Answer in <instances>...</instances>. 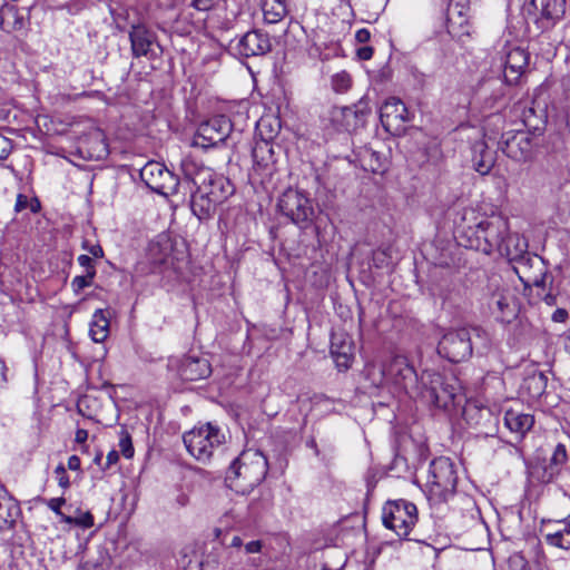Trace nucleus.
Masks as SVG:
<instances>
[{
    "mask_svg": "<svg viewBox=\"0 0 570 570\" xmlns=\"http://www.w3.org/2000/svg\"><path fill=\"white\" fill-rule=\"evenodd\" d=\"M567 461L568 452L566 445L562 443L557 444L549 462L543 466V471L540 476L541 481L544 483H550L556 480L560 475Z\"/></svg>",
    "mask_w": 570,
    "mask_h": 570,
    "instance_id": "nucleus-29",
    "label": "nucleus"
},
{
    "mask_svg": "<svg viewBox=\"0 0 570 570\" xmlns=\"http://www.w3.org/2000/svg\"><path fill=\"white\" fill-rule=\"evenodd\" d=\"M230 131V120L224 115L215 116L200 122L194 138V145L205 149L215 147L224 142Z\"/></svg>",
    "mask_w": 570,
    "mask_h": 570,
    "instance_id": "nucleus-13",
    "label": "nucleus"
},
{
    "mask_svg": "<svg viewBox=\"0 0 570 570\" xmlns=\"http://www.w3.org/2000/svg\"><path fill=\"white\" fill-rule=\"evenodd\" d=\"M371 39V32L366 28L358 29L355 33V40L360 43H366Z\"/></svg>",
    "mask_w": 570,
    "mask_h": 570,
    "instance_id": "nucleus-50",
    "label": "nucleus"
},
{
    "mask_svg": "<svg viewBox=\"0 0 570 570\" xmlns=\"http://www.w3.org/2000/svg\"><path fill=\"white\" fill-rule=\"evenodd\" d=\"M88 439V431L85 429H78L76 432V442L77 443H85Z\"/></svg>",
    "mask_w": 570,
    "mask_h": 570,
    "instance_id": "nucleus-56",
    "label": "nucleus"
},
{
    "mask_svg": "<svg viewBox=\"0 0 570 570\" xmlns=\"http://www.w3.org/2000/svg\"><path fill=\"white\" fill-rule=\"evenodd\" d=\"M415 396H421L426 403L443 410L453 406L459 397L454 385L445 383L440 373L429 371L422 373L420 392Z\"/></svg>",
    "mask_w": 570,
    "mask_h": 570,
    "instance_id": "nucleus-7",
    "label": "nucleus"
},
{
    "mask_svg": "<svg viewBox=\"0 0 570 570\" xmlns=\"http://www.w3.org/2000/svg\"><path fill=\"white\" fill-rule=\"evenodd\" d=\"M458 484V472L451 459H434L428 470L425 492L432 504L448 502L454 497Z\"/></svg>",
    "mask_w": 570,
    "mask_h": 570,
    "instance_id": "nucleus-3",
    "label": "nucleus"
},
{
    "mask_svg": "<svg viewBox=\"0 0 570 570\" xmlns=\"http://www.w3.org/2000/svg\"><path fill=\"white\" fill-rule=\"evenodd\" d=\"M132 56L136 58L155 55L158 47L156 35L142 24L132 26L129 32Z\"/></svg>",
    "mask_w": 570,
    "mask_h": 570,
    "instance_id": "nucleus-19",
    "label": "nucleus"
},
{
    "mask_svg": "<svg viewBox=\"0 0 570 570\" xmlns=\"http://www.w3.org/2000/svg\"><path fill=\"white\" fill-rule=\"evenodd\" d=\"M19 514L18 504L0 488V531L10 529Z\"/></svg>",
    "mask_w": 570,
    "mask_h": 570,
    "instance_id": "nucleus-31",
    "label": "nucleus"
},
{
    "mask_svg": "<svg viewBox=\"0 0 570 570\" xmlns=\"http://www.w3.org/2000/svg\"><path fill=\"white\" fill-rule=\"evenodd\" d=\"M78 263L81 267L85 268V272L86 273H90L92 272L94 275H96V269H95V264H94V261L90 256L88 255H80L78 257Z\"/></svg>",
    "mask_w": 570,
    "mask_h": 570,
    "instance_id": "nucleus-46",
    "label": "nucleus"
},
{
    "mask_svg": "<svg viewBox=\"0 0 570 570\" xmlns=\"http://www.w3.org/2000/svg\"><path fill=\"white\" fill-rule=\"evenodd\" d=\"M95 275L92 272L85 273V275L76 276L71 282V287L75 293L81 292L83 288L90 286L92 284Z\"/></svg>",
    "mask_w": 570,
    "mask_h": 570,
    "instance_id": "nucleus-41",
    "label": "nucleus"
},
{
    "mask_svg": "<svg viewBox=\"0 0 570 570\" xmlns=\"http://www.w3.org/2000/svg\"><path fill=\"white\" fill-rule=\"evenodd\" d=\"M268 462L266 456L256 450L243 451L227 470V485L242 494L249 493L266 478Z\"/></svg>",
    "mask_w": 570,
    "mask_h": 570,
    "instance_id": "nucleus-1",
    "label": "nucleus"
},
{
    "mask_svg": "<svg viewBox=\"0 0 570 570\" xmlns=\"http://www.w3.org/2000/svg\"><path fill=\"white\" fill-rule=\"evenodd\" d=\"M374 49L371 46H364L357 49L356 56L360 60H368L372 58Z\"/></svg>",
    "mask_w": 570,
    "mask_h": 570,
    "instance_id": "nucleus-49",
    "label": "nucleus"
},
{
    "mask_svg": "<svg viewBox=\"0 0 570 570\" xmlns=\"http://www.w3.org/2000/svg\"><path fill=\"white\" fill-rule=\"evenodd\" d=\"M66 503L63 498H52L47 501V505L57 515L61 514V507Z\"/></svg>",
    "mask_w": 570,
    "mask_h": 570,
    "instance_id": "nucleus-47",
    "label": "nucleus"
},
{
    "mask_svg": "<svg viewBox=\"0 0 570 570\" xmlns=\"http://www.w3.org/2000/svg\"><path fill=\"white\" fill-rule=\"evenodd\" d=\"M534 424V417L530 413L510 409L504 413V425L518 439H522Z\"/></svg>",
    "mask_w": 570,
    "mask_h": 570,
    "instance_id": "nucleus-27",
    "label": "nucleus"
},
{
    "mask_svg": "<svg viewBox=\"0 0 570 570\" xmlns=\"http://www.w3.org/2000/svg\"><path fill=\"white\" fill-rule=\"evenodd\" d=\"M366 371L375 386L392 383L411 396H415L420 392L421 384L417 373L405 356H393L379 368L377 373H375L374 365L367 366Z\"/></svg>",
    "mask_w": 570,
    "mask_h": 570,
    "instance_id": "nucleus-2",
    "label": "nucleus"
},
{
    "mask_svg": "<svg viewBox=\"0 0 570 570\" xmlns=\"http://www.w3.org/2000/svg\"><path fill=\"white\" fill-rule=\"evenodd\" d=\"M218 205L208 195L205 186L196 187V190L191 194V212L200 220L212 217L216 213Z\"/></svg>",
    "mask_w": 570,
    "mask_h": 570,
    "instance_id": "nucleus-26",
    "label": "nucleus"
},
{
    "mask_svg": "<svg viewBox=\"0 0 570 570\" xmlns=\"http://www.w3.org/2000/svg\"><path fill=\"white\" fill-rule=\"evenodd\" d=\"M474 328L460 327L446 332L439 342L438 352L450 362L459 363L472 355V332Z\"/></svg>",
    "mask_w": 570,
    "mask_h": 570,
    "instance_id": "nucleus-9",
    "label": "nucleus"
},
{
    "mask_svg": "<svg viewBox=\"0 0 570 570\" xmlns=\"http://www.w3.org/2000/svg\"><path fill=\"white\" fill-rule=\"evenodd\" d=\"M177 372L185 381H198L208 377L212 373V367L206 357L185 355L178 361Z\"/></svg>",
    "mask_w": 570,
    "mask_h": 570,
    "instance_id": "nucleus-18",
    "label": "nucleus"
},
{
    "mask_svg": "<svg viewBox=\"0 0 570 570\" xmlns=\"http://www.w3.org/2000/svg\"><path fill=\"white\" fill-rule=\"evenodd\" d=\"M510 232L509 220L502 215H491L482 219L474 229L475 247L487 255L498 253Z\"/></svg>",
    "mask_w": 570,
    "mask_h": 570,
    "instance_id": "nucleus-6",
    "label": "nucleus"
},
{
    "mask_svg": "<svg viewBox=\"0 0 570 570\" xmlns=\"http://www.w3.org/2000/svg\"><path fill=\"white\" fill-rule=\"evenodd\" d=\"M331 354L340 370H347L353 361V346L345 334H333L331 340Z\"/></svg>",
    "mask_w": 570,
    "mask_h": 570,
    "instance_id": "nucleus-25",
    "label": "nucleus"
},
{
    "mask_svg": "<svg viewBox=\"0 0 570 570\" xmlns=\"http://www.w3.org/2000/svg\"><path fill=\"white\" fill-rule=\"evenodd\" d=\"M176 501L179 507H185L188 503V497L181 493L177 497Z\"/></svg>",
    "mask_w": 570,
    "mask_h": 570,
    "instance_id": "nucleus-63",
    "label": "nucleus"
},
{
    "mask_svg": "<svg viewBox=\"0 0 570 570\" xmlns=\"http://www.w3.org/2000/svg\"><path fill=\"white\" fill-rule=\"evenodd\" d=\"M402 104L401 99L397 97H390L385 100L383 107H396L397 105Z\"/></svg>",
    "mask_w": 570,
    "mask_h": 570,
    "instance_id": "nucleus-59",
    "label": "nucleus"
},
{
    "mask_svg": "<svg viewBox=\"0 0 570 570\" xmlns=\"http://www.w3.org/2000/svg\"><path fill=\"white\" fill-rule=\"evenodd\" d=\"M271 40L267 33L259 30H252L246 32L238 39L235 50L243 57H254L265 55L271 50Z\"/></svg>",
    "mask_w": 570,
    "mask_h": 570,
    "instance_id": "nucleus-17",
    "label": "nucleus"
},
{
    "mask_svg": "<svg viewBox=\"0 0 570 570\" xmlns=\"http://www.w3.org/2000/svg\"><path fill=\"white\" fill-rule=\"evenodd\" d=\"M352 83V78L346 71H341L332 77V87L336 92H345Z\"/></svg>",
    "mask_w": 570,
    "mask_h": 570,
    "instance_id": "nucleus-38",
    "label": "nucleus"
},
{
    "mask_svg": "<svg viewBox=\"0 0 570 570\" xmlns=\"http://www.w3.org/2000/svg\"><path fill=\"white\" fill-rule=\"evenodd\" d=\"M243 544V540L240 539V537L238 535H235L233 539H232V542H230V546L234 547V548H239L242 547Z\"/></svg>",
    "mask_w": 570,
    "mask_h": 570,
    "instance_id": "nucleus-64",
    "label": "nucleus"
},
{
    "mask_svg": "<svg viewBox=\"0 0 570 570\" xmlns=\"http://www.w3.org/2000/svg\"><path fill=\"white\" fill-rule=\"evenodd\" d=\"M495 163V153L491 150L484 140H478L472 145V164L481 175L490 173Z\"/></svg>",
    "mask_w": 570,
    "mask_h": 570,
    "instance_id": "nucleus-30",
    "label": "nucleus"
},
{
    "mask_svg": "<svg viewBox=\"0 0 570 570\" xmlns=\"http://www.w3.org/2000/svg\"><path fill=\"white\" fill-rule=\"evenodd\" d=\"M90 254L95 257H101L104 255L102 248L98 245L91 246Z\"/></svg>",
    "mask_w": 570,
    "mask_h": 570,
    "instance_id": "nucleus-62",
    "label": "nucleus"
},
{
    "mask_svg": "<svg viewBox=\"0 0 570 570\" xmlns=\"http://www.w3.org/2000/svg\"><path fill=\"white\" fill-rule=\"evenodd\" d=\"M567 317H568V312L563 308H558L552 315V320L554 322H563V321H566Z\"/></svg>",
    "mask_w": 570,
    "mask_h": 570,
    "instance_id": "nucleus-54",
    "label": "nucleus"
},
{
    "mask_svg": "<svg viewBox=\"0 0 570 570\" xmlns=\"http://www.w3.org/2000/svg\"><path fill=\"white\" fill-rule=\"evenodd\" d=\"M173 252V244L167 235H158L148 245L146 258L150 264V272H156L167 265Z\"/></svg>",
    "mask_w": 570,
    "mask_h": 570,
    "instance_id": "nucleus-22",
    "label": "nucleus"
},
{
    "mask_svg": "<svg viewBox=\"0 0 570 570\" xmlns=\"http://www.w3.org/2000/svg\"><path fill=\"white\" fill-rule=\"evenodd\" d=\"M118 460H119V453L116 450L110 451L107 454L106 466L104 468V470L110 468L112 464H116L118 462Z\"/></svg>",
    "mask_w": 570,
    "mask_h": 570,
    "instance_id": "nucleus-52",
    "label": "nucleus"
},
{
    "mask_svg": "<svg viewBox=\"0 0 570 570\" xmlns=\"http://www.w3.org/2000/svg\"><path fill=\"white\" fill-rule=\"evenodd\" d=\"M119 449H120L121 454L125 458L130 459L134 456V446H132V442H131V436L126 430H121V435H120V440H119Z\"/></svg>",
    "mask_w": 570,
    "mask_h": 570,
    "instance_id": "nucleus-40",
    "label": "nucleus"
},
{
    "mask_svg": "<svg viewBox=\"0 0 570 570\" xmlns=\"http://www.w3.org/2000/svg\"><path fill=\"white\" fill-rule=\"evenodd\" d=\"M473 413L478 414L479 419H485V417H491V411L490 409L488 407H476V406H472V405H469L465 410H464V415L466 416V420H472L473 419ZM475 425H480V420H476Z\"/></svg>",
    "mask_w": 570,
    "mask_h": 570,
    "instance_id": "nucleus-42",
    "label": "nucleus"
},
{
    "mask_svg": "<svg viewBox=\"0 0 570 570\" xmlns=\"http://www.w3.org/2000/svg\"><path fill=\"white\" fill-rule=\"evenodd\" d=\"M75 519L77 520L76 525L82 529H89L95 524L94 515L89 511L81 512L78 510V514L75 515Z\"/></svg>",
    "mask_w": 570,
    "mask_h": 570,
    "instance_id": "nucleus-43",
    "label": "nucleus"
},
{
    "mask_svg": "<svg viewBox=\"0 0 570 570\" xmlns=\"http://www.w3.org/2000/svg\"><path fill=\"white\" fill-rule=\"evenodd\" d=\"M523 12L533 17L541 31L550 30L566 13V0H527Z\"/></svg>",
    "mask_w": 570,
    "mask_h": 570,
    "instance_id": "nucleus-11",
    "label": "nucleus"
},
{
    "mask_svg": "<svg viewBox=\"0 0 570 570\" xmlns=\"http://www.w3.org/2000/svg\"><path fill=\"white\" fill-rule=\"evenodd\" d=\"M29 199L26 195L19 194L17 196L14 209L16 212H21L28 206Z\"/></svg>",
    "mask_w": 570,
    "mask_h": 570,
    "instance_id": "nucleus-51",
    "label": "nucleus"
},
{
    "mask_svg": "<svg viewBox=\"0 0 570 570\" xmlns=\"http://www.w3.org/2000/svg\"><path fill=\"white\" fill-rule=\"evenodd\" d=\"M108 313L104 309H97L90 322L89 335L96 343H102L109 335Z\"/></svg>",
    "mask_w": 570,
    "mask_h": 570,
    "instance_id": "nucleus-33",
    "label": "nucleus"
},
{
    "mask_svg": "<svg viewBox=\"0 0 570 570\" xmlns=\"http://www.w3.org/2000/svg\"><path fill=\"white\" fill-rule=\"evenodd\" d=\"M273 149L272 146L266 141L262 140L256 142L252 150V157L255 165L258 167H266L272 160Z\"/></svg>",
    "mask_w": 570,
    "mask_h": 570,
    "instance_id": "nucleus-36",
    "label": "nucleus"
},
{
    "mask_svg": "<svg viewBox=\"0 0 570 570\" xmlns=\"http://www.w3.org/2000/svg\"><path fill=\"white\" fill-rule=\"evenodd\" d=\"M181 169L186 179L190 180L195 187L205 186L212 199L219 205L235 191L228 178L214 173L207 167L197 168L191 160H184Z\"/></svg>",
    "mask_w": 570,
    "mask_h": 570,
    "instance_id": "nucleus-5",
    "label": "nucleus"
},
{
    "mask_svg": "<svg viewBox=\"0 0 570 570\" xmlns=\"http://www.w3.org/2000/svg\"><path fill=\"white\" fill-rule=\"evenodd\" d=\"M502 138L501 148L508 157L517 161H527L532 158L537 144L530 131H510L505 132Z\"/></svg>",
    "mask_w": 570,
    "mask_h": 570,
    "instance_id": "nucleus-15",
    "label": "nucleus"
},
{
    "mask_svg": "<svg viewBox=\"0 0 570 570\" xmlns=\"http://www.w3.org/2000/svg\"><path fill=\"white\" fill-rule=\"evenodd\" d=\"M563 345L566 351L570 354V328L563 334Z\"/></svg>",
    "mask_w": 570,
    "mask_h": 570,
    "instance_id": "nucleus-61",
    "label": "nucleus"
},
{
    "mask_svg": "<svg viewBox=\"0 0 570 570\" xmlns=\"http://www.w3.org/2000/svg\"><path fill=\"white\" fill-rule=\"evenodd\" d=\"M524 124L535 131L544 129L548 120V109H523Z\"/></svg>",
    "mask_w": 570,
    "mask_h": 570,
    "instance_id": "nucleus-35",
    "label": "nucleus"
},
{
    "mask_svg": "<svg viewBox=\"0 0 570 570\" xmlns=\"http://www.w3.org/2000/svg\"><path fill=\"white\" fill-rule=\"evenodd\" d=\"M140 178L153 191L168 196L177 191L178 179L167 167L158 161H148L140 169Z\"/></svg>",
    "mask_w": 570,
    "mask_h": 570,
    "instance_id": "nucleus-12",
    "label": "nucleus"
},
{
    "mask_svg": "<svg viewBox=\"0 0 570 570\" xmlns=\"http://www.w3.org/2000/svg\"><path fill=\"white\" fill-rule=\"evenodd\" d=\"M489 309L501 322H511L518 313L513 295L508 291L493 293L488 302Z\"/></svg>",
    "mask_w": 570,
    "mask_h": 570,
    "instance_id": "nucleus-21",
    "label": "nucleus"
},
{
    "mask_svg": "<svg viewBox=\"0 0 570 570\" xmlns=\"http://www.w3.org/2000/svg\"><path fill=\"white\" fill-rule=\"evenodd\" d=\"M513 268L524 286L544 287L548 269L541 256L529 253Z\"/></svg>",
    "mask_w": 570,
    "mask_h": 570,
    "instance_id": "nucleus-16",
    "label": "nucleus"
},
{
    "mask_svg": "<svg viewBox=\"0 0 570 570\" xmlns=\"http://www.w3.org/2000/svg\"><path fill=\"white\" fill-rule=\"evenodd\" d=\"M468 10V0L450 1L446 13L448 30L454 37L461 38L469 35Z\"/></svg>",
    "mask_w": 570,
    "mask_h": 570,
    "instance_id": "nucleus-20",
    "label": "nucleus"
},
{
    "mask_svg": "<svg viewBox=\"0 0 570 570\" xmlns=\"http://www.w3.org/2000/svg\"><path fill=\"white\" fill-rule=\"evenodd\" d=\"M77 150L79 156L86 160L105 159L109 149L104 131L89 121L88 131L78 138Z\"/></svg>",
    "mask_w": 570,
    "mask_h": 570,
    "instance_id": "nucleus-14",
    "label": "nucleus"
},
{
    "mask_svg": "<svg viewBox=\"0 0 570 570\" xmlns=\"http://www.w3.org/2000/svg\"><path fill=\"white\" fill-rule=\"evenodd\" d=\"M55 473H56V476L58 480V484L62 488H68L69 487V476L67 474L65 466L62 464H59L55 469Z\"/></svg>",
    "mask_w": 570,
    "mask_h": 570,
    "instance_id": "nucleus-45",
    "label": "nucleus"
},
{
    "mask_svg": "<svg viewBox=\"0 0 570 570\" xmlns=\"http://www.w3.org/2000/svg\"><path fill=\"white\" fill-rule=\"evenodd\" d=\"M382 521L400 538H405L417 522L416 505L403 499L387 501L382 509Z\"/></svg>",
    "mask_w": 570,
    "mask_h": 570,
    "instance_id": "nucleus-8",
    "label": "nucleus"
},
{
    "mask_svg": "<svg viewBox=\"0 0 570 570\" xmlns=\"http://www.w3.org/2000/svg\"><path fill=\"white\" fill-rule=\"evenodd\" d=\"M58 517H60V521L61 522H65V523H68V524H75L76 525V519L75 517H70V515H66L65 513L61 512V514H59Z\"/></svg>",
    "mask_w": 570,
    "mask_h": 570,
    "instance_id": "nucleus-60",
    "label": "nucleus"
},
{
    "mask_svg": "<svg viewBox=\"0 0 570 570\" xmlns=\"http://www.w3.org/2000/svg\"><path fill=\"white\" fill-rule=\"evenodd\" d=\"M183 441L191 456L206 463L216 451L223 450L226 435L219 426L206 423L186 432L183 435Z\"/></svg>",
    "mask_w": 570,
    "mask_h": 570,
    "instance_id": "nucleus-4",
    "label": "nucleus"
},
{
    "mask_svg": "<svg viewBox=\"0 0 570 570\" xmlns=\"http://www.w3.org/2000/svg\"><path fill=\"white\" fill-rule=\"evenodd\" d=\"M68 468L72 471H77L80 469V459L77 455H71L68 459Z\"/></svg>",
    "mask_w": 570,
    "mask_h": 570,
    "instance_id": "nucleus-55",
    "label": "nucleus"
},
{
    "mask_svg": "<svg viewBox=\"0 0 570 570\" xmlns=\"http://www.w3.org/2000/svg\"><path fill=\"white\" fill-rule=\"evenodd\" d=\"M9 140L0 135V148L2 154L0 155V159L7 158L9 154Z\"/></svg>",
    "mask_w": 570,
    "mask_h": 570,
    "instance_id": "nucleus-53",
    "label": "nucleus"
},
{
    "mask_svg": "<svg viewBox=\"0 0 570 570\" xmlns=\"http://www.w3.org/2000/svg\"><path fill=\"white\" fill-rule=\"evenodd\" d=\"M557 531L544 534V540L549 546L569 549L570 548V515L556 521Z\"/></svg>",
    "mask_w": 570,
    "mask_h": 570,
    "instance_id": "nucleus-32",
    "label": "nucleus"
},
{
    "mask_svg": "<svg viewBox=\"0 0 570 570\" xmlns=\"http://www.w3.org/2000/svg\"><path fill=\"white\" fill-rule=\"evenodd\" d=\"M262 10L267 23H276L287 13L286 0H264Z\"/></svg>",
    "mask_w": 570,
    "mask_h": 570,
    "instance_id": "nucleus-34",
    "label": "nucleus"
},
{
    "mask_svg": "<svg viewBox=\"0 0 570 570\" xmlns=\"http://www.w3.org/2000/svg\"><path fill=\"white\" fill-rule=\"evenodd\" d=\"M556 527V521H549L541 530L542 535L544 537V534L553 533L557 531Z\"/></svg>",
    "mask_w": 570,
    "mask_h": 570,
    "instance_id": "nucleus-57",
    "label": "nucleus"
},
{
    "mask_svg": "<svg viewBox=\"0 0 570 570\" xmlns=\"http://www.w3.org/2000/svg\"><path fill=\"white\" fill-rule=\"evenodd\" d=\"M357 115V109H332L331 120L337 130H348L351 124L347 118H356Z\"/></svg>",
    "mask_w": 570,
    "mask_h": 570,
    "instance_id": "nucleus-37",
    "label": "nucleus"
},
{
    "mask_svg": "<svg viewBox=\"0 0 570 570\" xmlns=\"http://www.w3.org/2000/svg\"><path fill=\"white\" fill-rule=\"evenodd\" d=\"M498 254L505 257L510 262L518 263L521 258L529 254L528 243L519 234L508 233L502 246H500Z\"/></svg>",
    "mask_w": 570,
    "mask_h": 570,
    "instance_id": "nucleus-28",
    "label": "nucleus"
},
{
    "mask_svg": "<svg viewBox=\"0 0 570 570\" xmlns=\"http://www.w3.org/2000/svg\"><path fill=\"white\" fill-rule=\"evenodd\" d=\"M258 128L269 127V138L276 135L281 128V121L276 115H264L257 121Z\"/></svg>",
    "mask_w": 570,
    "mask_h": 570,
    "instance_id": "nucleus-39",
    "label": "nucleus"
},
{
    "mask_svg": "<svg viewBox=\"0 0 570 570\" xmlns=\"http://www.w3.org/2000/svg\"><path fill=\"white\" fill-rule=\"evenodd\" d=\"M263 549V541L254 540L245 544V551L248 554L259 553Z\"/></svg>",
    "mask_w": 570,
    "mask_h": 570,
    "instance_id": "nucleus-48",
    "label": "nucleus"
},
{
    "mask_svg": "<svg viewBox=\"0 0 570 570\" xmlns=\"http://www.w3.org/2000/svg\"><path fill=\"white\" fill-rule=\"evenodd\" d=\"M220 0H190V7L196 9L197 11H209L214 9Z\"/></svg>",
    "mask_w": 570,
    "mask_h": 570,
    "instance_id": "nucleus-44",
    "label": "nucleus"
},
{
    "mask_svg": "<svg viewBox=\"0 0 570 570\" xmlns=\"http://www.w3.org/2000/svg\"><path fill=\"white\" fill-rule=\"evenodd\" d=\"M279 212L294 224L307 227L314 217V208L309 198L303 193L288 188L278 200Z\"/></svg>",
    "mask_w": 570,
    "mask_h": 570,
    "instance_id": "nucleus-10",
    "label": "nucleus"
},
{
    "mask_svg": "<svg viewBox=\"0 0 570 570\" xmlns=\"http://www.w3.org/2000/svg\"><path fill=\"white\" fill-rule=\"evenodd\" d=\"M529 52L520 47L512 48L507 53L504 66V79L507 82L517 83L529 65Z\"/></svg>",
    "mask_w": 570,
    "mask_h": 570,
    "instance_id": "nucleus-23",
    "label": "nucleus"
},
{
    "mask_svg": "<svg viewBox=\"0 0 570 570\" xmlns=\"http://www.w3.org/2000/svg\"><path fill=\"white\" fill-rule=\"evenodd\" d=\"M380 119L384 129L394 136L406 130V122L411 120L410 109H380Z\"/></svg>",
    "mask_w": 570,
    "mask_h": 570,
    "instance_id": "nucleus-24",
    "label": "nucleus"
},
{
    "mask_svg": "<svg viewBox=\"0 0 570 570\" xmlns=\"http://www.w3.org/2000/svg\"><path fill=\"white\" fill-rule=\"evenodd\" d=\"M7 371H8V368L4 364V362L2 360H0V384L8 382Z\"/></svg>",
    "mask_w": 570,
    "mask_h": 570,
    "instance_id": "nucleus-58",
    "label": "nucleus"
}]
</instances>
